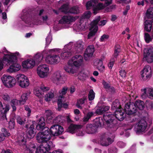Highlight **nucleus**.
Masks as SVG:
<instances>
[{"instance_id":"nucleus-1","label":"nucleus","mask_w":153,"mask_h":153,"mask_svg":"<svg viewBox=\"0 0 153 153\" xmlns=\"http://www.w3.org/2000/svg\"><path fill=\"white\" fill-rule=\"evenodd\" d=\"M43 136L41 132H39L37 135L36 140L39 143H42L39 148V149L37 148L38 152L37 153H45L54 147L52 142L51 141L47 142Z\"/></svg>"},{"instance_id":"nucleus-2","label":"nucleus","mask_w":153,"mask_h":153,"mask_svg":"<svg viewBox=\"0 0 153 153\" xmlns=\"http://www.w3.org/2000/svg\"><path fill=\"white\" fill-rule=\"evenodd\" d=\"M7 55L8 57H4L0 59V67H5L9 65V67H21L20 65L16 63L17 59L16 55Z\"/></svg>"},{"instance_id":"nucleus-3","label":"nucleus","mask_w":153,"mask_h":153,"mask_svg":"<svg viewBox=\"0 0 153 153\" xmlns=\"http://www.w3.org/2000/svg\"><path fill=\"white\" fill-rule=\"evenodd\" d=\"M144 107V103L142 101L138 100L135 104L132 102L126 103L125 106V111L128 115L131 114L136 112L137 107L140 110H142Z\"/></svg>"},{"instance_id":"nucleus-4","label":"nucleus","mask_w":153,"mask_h":153,"mask_svg":"<svg viewBox=\"0 0 153 153\" xmlns=\"http://www.w3.org/2000/svg\"><path fill=\"white\" fill-rule=\"evenodd\" d=\"M43 58V55L40 53L36 54L33 59H28L22 62V67H34L38 66Z\"/></svg>"},{"instance_id":"nucleus-5","label":"nucleus","mask_w":153,"mask_h":153,"mask_svg":"<svg viewBox=\"0 0 153 153\" xmlns=\"http://www.w3.org/2000/svg\"><path fill=\"white\" fill-rule=\"evenodd\" d=\"M103 117L105 121V126L107 128H111L113 131H115L117 130L116 125L117 123V121L114 119L115 117L114 115L107 112L104 114Z\"/></svg>"},{"instance_id":"nucleus-6","label":"nucleus","mask_w":153,"mask_h":153,"mask_svg":"<svg viewBox=\"0 0 153 153\" xmlns=\"http://www.w3.org/2000/svg\"><path fill=\"white\" fill-rule=\"evenodd\" d=\"M18 142L21 145L24 146L25 153H37L38 149H37L34 144H30L28 146L25 145L26 143V138L24 137H21V139L18 140Z\"/></svg>"},{"instance_id":"nucleus-7","label":"nucleus","mask_w":153,"mask_h":153,"mask_svg":"<svg viewBox=\"0 0 153 153\" xmlns=\"http://www.w3.org/2000/svg\"><path fill=\"white\" fill-rule=\"evenodd\" d=\"M147 123L143 120H140L135 125L134 130L137 134L144 133L147 130Z\"/></svg>"},{"instance_id":"nucleus-8","label":"nucleus","mask_w":153,"mask_h":153,"mask_svg":"<svg viewBox=\"0 0 153 153\" xmlns=\"http://www.w3.org/2000/svg\"><path fill=\"white\" fill-rule=\"evenodd\" d=\"M1 80L4 85L9 88L13 87L16 83L15 79L9 75H4Z\"/></svg>"},{"instance_id":"nucleus-9","label":"nucleus","mask_w":153,"mask_h":153,"mask_svg":"<svg viewBox=\"0 0 153 153\" xmlns=\"http://www.w3.org/2000/svg\"><path fill=\"white\" fill-rule=\"evenodd\" d=\"M83 61V58L82 56L80 55H77L72 57L71 59L68 62V65L71 67L74 66L75 67H79L81 66Z\"/></svg>"},{"instance_id":"nucleus-10","label":"nucleus","mask_w":153,"mask_h":153,"mask_svg":"<svg viewBox=\"0 0 153 153\" xmlns=\"http://www.w3.org/2000/svg\"><path fill=\"white\" fill-rule=\"evenodd\" d=\"M81 127V126L71 124L67 129V131L71 133H76L78 136H82L84 134L85 132Z\"/></svg>"},{"instance_id":"nucleus-11","label":"nucleus","mask_w":153,"mask_h":153,"mask_svg":"<svg viewBox=\"0 0 153 153\" xmlns=\"http://www.w3.org/2000/svg\"><path fill=\"white\" fill-rule=\"evenodd\" d=\"M19 85L22 88L27 87L29 85V80L27 77L24 74H18L16 77Z\"/></svg>"},{"instance_id":"nucleus-12","label":"nucleus","mask_w":153,"mask_h":153,"mask_svg":"<svg viewBox=\"0 0 153 153\" xmlns=\"http://www.w3.org/2000/svg\"><path fill=\"white\" fill-rule=\"evenodd\" d=\"M67 79L66 75L59 71L55 72L52 77V80L54 82L59 81L64 82Z\"/></svg>"},{"instance_id":"nucleus-13","label":"nucleus","mask_w":153,"mask_h":153,"mask_svg":"<svg viewBox=\"0 0 153 153\" xmlns=\"http://www.w3.org/2000/svg\"><path fill=\"white\" fill-rule=\"evenodd\" d=\"M114 50L113 57L110 59V62L108 64V67H113L114 62L117 60V56L119 55L121 51L120 45L118 44L116 45L114 47Z\"/></svg>"},{"instance_id":"nucleus-14","label":"nucleus","mask_w":153,"mask_h":153,"mask_svg":"<svg viewBox=\"0 0 153 153\" xmlns=\"http://www.w3.org/2000/svg\"><path fill=\"white\" fill-rule=\"evenodd\" d=\"M153 70V68H144L141 72L142 79L146 80L150 78Z\"/></svg>"},{"instance_id":"nucleus-15","label":"nucleus","mask_w":153,"mask_h":153,"mask_svg":"<svg viewBox=\"0 0 153 153\" xmlns=\"http://www.w3.org/2000/svg\"><path fill=\"white\" fill-rule=\"evenodd\" d=\"M50 130L52 135L55 136L59 135L63 131L62 127L58 125L52 126Z\"/></svg>"},{"instance_id":"nucleus-16","label":"nucleus","mask_w":153,"mask_h":153,"mask_svg":"<svg viewBox=\"0 0 153 153\" xmlns=\"http://www.w3.org/2000/svg\"><path fill=\"white\" fill-rule=\"evenodd\" d=\"M60 60V57L58 55H52L50 54L46 57L45 61L48 63L52 64L58 63Z\"/></svg>"},{"instance_id":"nucleus-17","label":"nucleus","mask_w":153,"mask_h":153,"mask_svg":"<svg viewBox=\"0 0 153 153\" xmlns=\"http://www.w3.org/2000/svg\"><path fill=\"white\" fill-rule=\"evenodd\" d=\"M108 136L107 134L102 136L100 140V143L102 145L107 146L113 142V139L108 137Z\"/></svg>"},{"instance_id":"nucleus-18","label":"nucleus","mask_w":153,"mask_h":153,"mask_svg":"<svg viewBox=\"0 0 153 153\" xmlns=\"http://www.w3.org/2000/svg\"><path fill=\"white\" fill-rule=\"evenodd\" d=\"M144 56L147 62H153V48L145 49L144 51Z\"/></svg>"},{"instance_id":"nucleus-19","label":"nucleus","mask_w":153,"mask_h":153,"mask_svg":"<svg viewBox=\"0 0 153 153\" xmlns=\"http://www.w3.org/2000/svg\"><path fill=\"white\" fill-rule=\"evenodd\" d=\"M37 71L39 76L42 78L47 77L50 72L48 68H37Z\"/></svg>"},{"instance_id":"nucleus-20","label":"nucleus","mask_w":153,"mask_h":153,"mask_svg":"<svg viewBox=\"0 0 153 153\" xmlns=\"http://www.w3.org/2000/svg\"><path fill=\"white\" fill-rule=\"evenodd\" d=\"M94 51V49L93 46H88L84 53L85 59L86 61L88 60L89 57L92 56Z\"/></svg>"},{"instance_id":"nucleus-21","label":"nucleus","mask_w":153,"mask_h":153,"mask_svg":"<svg viewBox=\"0 0 153 153\" xmlns=\"http://www.w3.org/2000/svg\"><path fill=\"white\" fill-rule=\"evenodd\" d=\"M122 108H119L117 110H116L115 112V115L114 116L115 117V119H117L120 121L123 120L126 116V114L123 112Z\"/></svg>"},{"instance_id":"nucleus-22","label":"nucleus","mask_w":153,"mask_h":153,"mask_svg":"<svg viewBox=\"0 0 153 153\" xmlns=\"http://www.w3.org/2000/svg\"><path fill=\"white\" fill-rule=\"evenodd\" d=\"M65 98L62 96L59 97L57 103L58 106V109L60 110L61 107H63L66 108L68 107V105L64 103Z\"/></svg>"},{"instance_id":"nucleus-23","label":"nucleus","mask_w":153,"mask_h":153,"mask_svg":"<svg viewBox=\"0 0 153 153\" xmlns=\"http://www.w3.org/2000/svg\"><path fill=\"white\" fill-rule=\"evenodd\" d=\"M74 18L70 16H64L62 17L61 19L59 21L60 23H69L73 22Z\"/></svg>"},{"instance_id":"nucleus-24","label":"nucleus","mask_w":153,"mask_h":153,"mask_svg":"<svg viewBox=\"0 0 153 153\" xmlns=\"http://www.w3.org/2000/svg\"><path fill=\"white\" fill-rule=\"evenodd\" d=\"M22 18L26 23L28 24H30L32 20L30 14L27 12L24 13Z\"/></svg>"},{"instance_id":"nucleus-25","label":"nucleus","mask_w":153,"mask_h":153,"mask_svg":"<svg viewBox=\"0 0 153 153\" xmlns=\"http://www.w3.org/2000/svg\"><path fill=\"white\" fill-rule=\"evenodd\" d=\"M44 138L47 142H49V140L51 138V133L50 132V129L47 127L45 128L44 130L41 132Z\"/></svg>"},{"instance_id":"nucleus-26","label":"nucleus","mask_w":153,"mask_h":153,"mask_svg":"<svg viewBox=\"0 0 153 153\" xmlns=\"http://www.w3.org/2000/svg\"><path fill=\"white\" fill-rule=\"evenodd\" d=\"M153 20H146L144 22V30L149 32L151 31L152 26Z\"/></svg>"},{"instance_id":"nucleus-27","label":"nucleus","mask_w":153,"mask_h":153,"mask_svg":"<svg viewBox=\"0 0 153 153\" xmlns=\"http://www.w3.org/2000/svg\"><path fill=\"white\" fill-rule=\"evenodd\" d=\"M45 125L44 118L43 117H41L38 120V124L36 128L38 130H42L44 128Z\"/></svg>"},{"instance_id":"nucleus-28","label":"nucleus","mask_w":153,"mask_h":153,"mask_svg":"<svg viewBox=\"0 0 153 153\" xmlns=\"http://www.w3.org/2000/svg\"><path fill=\"white\" fill-rule=\"evenodd\" d=\"M30 94L29 91L24 93L21 96V99L19 100V102L20 105H23L28 98V96Z\"/></svg>"},{"instance_id":"nucleus-29","label":"nucleus","mask_w":153,"mask_h":153,"mask_svg":"<svg viewBox=\"0 0 153 153\" xmlns=\"http://www.w3.org/2000/svg\"><path fill=\"white\" fill-rule=\"evenodd\" d=\"M34 126L33 125H31L29 128L28 133L27 134V137L28 138H31L35 136L34 132Z\"/></svg>"},{"instance_id":"nucleus-30","label":"nucleus","mask_w":153,"mask_h":153,"mask_svg":"<svg viewBox=\"0 0 153 153\" xmlns=\"http://www.w3.org/2000/svg\"><path fill=\"white\" fill-rule=\"evenodd\" d=\"M146 16L147 19H152L153 20V7H150L147 10Z\"/></svg>"},{"instance_id":"nucleus-31","label":"nucleus","mask_w":153,"mask_h":153,"mask_svg":"<svg viewBox=\"0 0 153 153\" xmlns=\"http://www.w3.org/2000/svg\"><path fill=\"white\" fill-rule=\"evenodd\" d=\"M109 108V107L108 106H103L101 107H100L97 110L96 113L98 114L101 115L105 111H107Z\"/></svg>"},{"instance_id":"nucleus-32","label":"nucleus","mask_w":153,"mask_h":153,"mask_svg":"<svg viewBox=\"0 0 153 153\" xmlns=\"http://www.w3.org/2000/svg\"><path fill=\"white\" fill-rule=\"evenodd\" d=\"M84 43L81 41L77 42L76 43V48L77 49V52L80 53L83 50Z\"/></svg>"},{"instance_id":"nucleus-33","label":"nucleus","mask_w":153,"mask_h":153,"mask_svg":"<svg viewBox=\"0 0 153 153\" xmlns=\"http://www.w3.org/2000/svg\"><path fill=\"white\" fill-rule=\"evenodd\" d=\"M102 84L104 88L109 91H110L111 92H114V88L113 87H111L108 83L105 82V81H103Z\"/></svg>"},{"instance_id":"nucleus-34","label":"nucleus","mask_w":153,"mask_h":153,"mask_svg":"<svg viewBox=\"0 0 153 153\" xmlns=\"http://www.w3.org/2000/svg\"><path fill=\"white\" fill-rule=\"evenodd\" d=\"M64 69L66 72L70 74H73L78 71V68H65Z\"/></svg>"},{"instance_id":"nucleus-35","label":"nucleus","mask_w":153,"mask_h":153,"mask_svg":"<svg viewBox=\"0 0 153 153\" xmlns=\"http://www.w3.org/2000/svg\"><path fill=\"white\" fill-rule=\"evenodd\" d=\"M94 128L95 127L93 126L91 124L87 125L86 126V131L88 134H93L96 132Z\"/></svg>"},{"instance_id":"nucleus-36","label":"nucleus","mask_w":153,"mask_h":153,"mask_svg":"<svg viewBox=\"0 0 153 153\" xmlns=\"http://www.w3.org/2000/svg\"><path fill=\"white\" fill-rule=\"evenodd\" d=\"M79 13V7L77 6H74L71 8L69 9L68 12V13L75 14H77Z\"/></svg>"},{"instance_id":"nucleus-37","label":"nucleus","mask_w":153,"mask_h":153,"mask_svg":"<svg viewBox=\"0 0 153 153\" xmlns=\"http://www.w3.org/2000/svg\"><path fill=\"white\" fill-rule=\"evenodd\" d=\"M121 108L119 102L118 100H115L112 103L111 108L113 110H117L119 108Z\"/></svg>"},{"instance_id":"nucleus-38","label":"nucleus","mask_w":153,"mask_h":153,"mask_svg":"<svg viewBox=\"0 0 153 153\" xmlns=\"http://www.w3.org/2000/svg\"><path fill=\"white\" fill-rule=\"evenodd\" d=\"M94 66L96 67H104L103 66V62L102 60L97 59L94 60L93 63Z\"/></svg>"},{"instance_id":"nucleus-39","label":"nucleus","mask_w":153,"mask_h":153,"mask_svg":"<svg viewBox=\"0 0 153 153\" xmlns=\"http://www.w3.org/2000/svg\"><path fill=\"white\" fill-rule=\"evenodd\" d=\"M39 88H36L34 90V93L36 96L41 98L43 97L42 93Z\"/></svg>"},{"instance_id":"nucleus-40","label":"nucleus","mask_w":153,"mask_h":153,"mask_svg":"<svg viewBox=\"0 0 153 153\" xmlns=\"http://www.w3.org/2000/svg\"><path fill=\"white\" fill-rule=\"evenodd\" d=\"M19 104H20L19 102V101L16 99H14L12 100L11 102V105L12 107L13 111H15L16 110V106Z\"/></svg>"},{"instance_id":"nucleus-41","label":"nucleus","mask_w":153,"mask_h":153,"mask_svg":"<svg viewBox=\"0 0 153 153\" xmlns=\"http://www.w3.org/2000/svg\"><path fill=\"white\" fill-rule=\"evenodd\" d=\"M16 118L17 123L20 125L24 124L26 121L25 117H21L19 116H17Z\"/></svg>"},{"instance_id":"nucleus-42","label":"nucleus","mask_w":153,"mask_h":153,"mask_svg":"<svg viewBox=\"0 0 153 153\" xmlns=\"http://www.w3.org/2000/svg\"><path fill=\"white\" fill-rule=\"evenodd\" d=\"M142 93L141 97L142 99H145L149 95V93L147 91V88L141 89Z\"/></svg>"},{"instance_id":"nucleus-43","label":"nucleus","mask_w":153,"mask_h":153,"mask_svg":"<svg viewBox=\"0 0 153 153\" xmlns=\"http://www.w3.org/2000/svg\"><path fill=\"white\" fill-rule=\"evenodd\" d=\"M86 98L85 97H83L82 98L78 100L77 101V103L76 104L77 107L79 108L82 109V107L81 105L83 104L85 101L86 100Z\"/></svg>"},{"instance_id":"nucleus-44","label":"nucleus","mask_w":153,"mask_h":153,"mask_svg":"<svg viewBox=\"0 0 153 153\" xmlns=\"http://www.w3.org/2000/svg\"><path fill=\"white\" fill-rule=\"evenodd\" d=\"M0 107L2 108V110H1L2 111V113H3L4 114L6 113L7 111H8L9 110V106L7 105H6L4 106V107H3L2 104L1 102L0 101Z\"/></svg>"},{"instance_id":"nucleus-45","label":"nucleus","mask_w":153,"mask_h":153,"mask_svg":"<svg viewBox=\"0 0 153 153\" xmlns=\"http://www.w3.org/2000/svg\"><path fill=\"white\" fill-rule=\"evenodd\" d=\"M54 96V94L53 92H50L48 94L45 95V99L46 101H48L50 100L51 99L53 98Z\"/></svg>"},{"instance_id":"nucleus-46","label":"nucleus","mask_w":153,"mask_h":153,"mask_svg":"<svg viewBox=\"0 0 153 153\" xmlns=\"http://www.w3.org/2000/svg\"><path fill=\"white\" fill-rule=\"evenodd\" d=\"M72 53L70 51H66L62 53L61 57L62 59H67L68 57L71 56Z\"/></svg>"},{"instance_id":"nucleus-47","label":"nucleus","mask_w":153,"mask_h":153,"mask_svg":"<svg viewBox=\"0 0 153 153\" xmlns=\"http://www.w3.org/2000/svg\"><path fill=\"white\" fill-rule=\"evenodd\" d=\"M96 4V3H94L92 1V0L88 1L86 4L87 9H90L91 8L94 7Z\"/></svg>"},{"instance_id":"nucleus-48","label":"nucleus","mask_w":153,"mask_h":153,"mask_svg":"<svg viewBox=\"0 0 153 153\" xmlns=\"http://www.w3.org/2000/svg\"><path fill=\"white\" fill-rule=\"evenodd\" d=\"M68 4H65L62 5L60 7V9L62 10V12L65 13H68Z\"/></svg>"},{"instance_id":"nucleus-49","label":"nucleus","mask_w":153,"mask_h":153,"mask_svg":"<svg viewBox=\"0 0 153 153\" xmlns=\"http://www.w3.org/2000/svg\"><path fill=\"white\" fill-rule=\"evenodd\" d=\"M20 70L19 68H8L7 71L10 73H13L18 71Z\"/></svg>"},{"instance_id":"nucleus-50","label":"nucleus","mask_w":153,"mask_h":153,"mask_svg":"<svg viewBox=\"0 0 153 153\" xmlns=\"http://www.w3.org/2000/svg\"><path fill=\"white\" fill-rule=\"evenodd\" d=\"M68 89V88L67 87H63L62 89L59 91V93L60 96H62L63 97H64V95H65L67 93V91Z\"/></svg>"},{"instance_id":"nucleus-51","label":"nucleus","mask_w":153,"mask_h":153,"mask_svg":"<svg viewBox=\"0 0 153 153\" xmlns=\"http://www.w3.org/2000/svg\"><path fill=\"white\" fill-rule=\"evenodd\" d=\"M144 38L146 42L148 43L152 40V38L151 37L149 33H144Z\"/></svg>"},{"instance_id":"nucleus-52","label":"nucleus","mask_w":153,"mask_h":153,"mask_svg":"<svg viewBox=\"0 0 153 153\" xmlns=\"http://www.w3.org/2000/svg\"><path fill=\"white\" fill-rule=\"evenodd\" d=\"M63 117L59 116L53 119V122L55 123H60L62 122V119Z\"/></svg>"},{"instance_id":"nucleus-53","label":"nucleus","mask_w":153,"mask_h":153,"mask_svg":"<svg viewBox=\"0 0 153 153\" xmlns=\"http://www.w3.org/2000/svg\"><path fill=\"white\" fill-rule=\"evenodd\" d=\"M88 97L89 100H94L95 97V93L92 89L90 90Z\"/></svg>"},{"instance_id":"nucleus-54","label":"nucleus","mask_w":153,"mask_h":153,"mask_svg":"<svg viewBox=\"0 0 153 153\" xmlns=\"http://www.w3.org/2000/svg\"><path fill=\"white\" fill-rule=\"evenodd\" d=\"M94 113L92 112H88L86 116L84 117L83 118V121L84 122L87 121L88 120L93 116Z\"/></svg>"},{"instance_id":"nucleus-55","label":"nucleus","mask_w":153,"mask_h":153,"mask_svg":"<svg viewBox=\"0 0 153 153\" xmlns=\"http://www.w3.org/2000/svg\"><path fill=\"white\" fill-rule=\"evenodd\" d=\"M100 17L98 16L94 20L91 22L92 25L93 27H96L98 24V23L100 20Z\"/></svg>"},{"instance_id":"nucleus-56","label":"nucleus","mask_w":153,"mask_h":153,"mask_svg":"<svg viewBox=\"0 0 153 153\" xmlns=\"http://www.w3.org/2000/svg\"><path fill=\"white\" fill-rule=\"evenodd\" d=\"M97 30V29H94L93 30L90 31L88 35V38L90 39L91 37L94 36Z\"/></svg>"},{"instance_id":"nucleus-57","label":"nucleus","mask_w":153,"mask_h":153,"mask_svg":"<svg viewBox=\"0 0 153 153\" xmlns=\"http://www.w3.org/2000/svg\"><path fill=\"white\" fill-rule=\"evenodd\" d=\"M79 74L80 76L82 77L81 79L83 80H85L89 76L88 74L83 72L80 73Z\"/></svg>"},{"instance_id":"nucleus-58","label":"nucleus","mask_w":153,"mask_h":153,"mask_svg":"<svg viewBox=\"0 0 153 153\" xmlns=\"http://www.w3.org/2000/svg\"><path fill=\"white\" fill-rule=\"evenodd\" d=\"M45 114L48 118H49V119H51L52 115V113L51 110H45Z\"/></svg>"},{"instance_id":"nucleus-59","label":"nucleus","mask_w":153,"mask_h":153,"mask_svg":"<svg viewBox=\"0 0 153 153\" xmlns=\"http://www.w3.org/2000/svg\"><path fill=\"white\" fill-rule=\"evenodd\" d=\"M2 99L5 101H9L10 99V97L8 95L6 94H2L1 95Z\"/></svg>"},{"instance_id":"nucleus-60","label":"nucleus","mask_w":153,"mask_h":153,"mask_svg":"<svg viewBox=\"0 0 153 153\" xmlns=\"http://www.w3.org/2000/svg\"><path fill=\"white\" fill-rule=\"evenodd\" d=\"M1 131L2 134L5 137H8L10 136L9 133L7 132V130L4 128H2L1 129Z\"/></svg>"},{"instance_id":"nucleus-61","label":"nucleus","mask_w":153,"mask_h":153,"mask_svg":"<svg viewBox=\"0 0 153 153\" xmlns=\"http://www.w3.org/2000/svg\"><path fill=\"white\" fill-rule=\"evenodd\" d=\"M109 37V36L108 35L103 34L101 36L100 38V42H103L105 40L108 39Z\"/></svg>"},{"instance_id":"nucleus-62","label":"nucleus","mask_w":153,"mask_h":153,"mask_svg":"<svg viewBox=\"0 0 153 153\" xmlns=\"http://www.w3.org/2000/svg\"><path fill=\"white\" fill-rule=\"evenodd\" d=\"M146 105L150 109L153 108V102H152L146 101Z\"/></svg>"},{"instance_id":"nucleus-63","label":"nucleus","mask_w":153,"mask_h":153,"mask_svg":"<svg viewBox=\"0 0 153 153\" xmlns=\"http://www.w3.org/2000/svg\"><path fill=\"white\" fill-rule=\"evenodd\" d=\"M9 128L10 129H12L14 128L15 126V123L13 120L10 121L9 123Z\"/></svg>"},{"instance_id":"nucleus-64","label":"nucleus","mask_w":153,"mask_h":153,"mask_svg":"<svg viewBox=\"0 0 153 153\" xmlns=\"http://www.w3.org/2000/svg\"><path fill=\"white\" fill-rule=\"evenodd\" d=\"M147 91L149 93V96L153 97V88H147Z\"/></svg>"}]
</instances>
